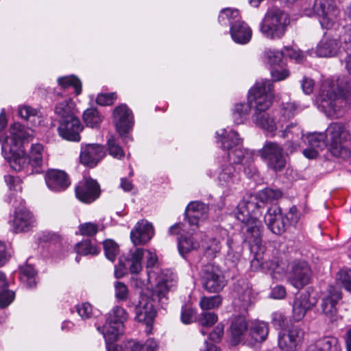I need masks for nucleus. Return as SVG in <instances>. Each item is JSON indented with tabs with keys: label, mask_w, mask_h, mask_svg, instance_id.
I'll use <instances>...</instances> for the list:
<instances>
[{
	"label": "nucleus",
	"mask_w": 351,
	"mask_h": 351,
	"mask_svg": "<svg viewBox=\"0 0 351 351\" xmlns=\"http://www.w3.org/2000/svg\"><path fill=\"white\" fill-rule=\"evenodd\" d=\"M319 107L327 116L346 106H351V77L341 75L335 80H325L319 90Z\"/></svg>",
	"instance_id": "1"
},
{
	"label": "nucleus",
	"mask_w": 351,
	"mask_h": 351,
	"mask_svg": "<svg viewBox=\"0 0 351 351\" xmlns=\"http://www.w3.org/2000/svg\"><path fill=\"white\" fill-rule=\"evenodd\" d=\"M176 281L162 278L159 281L153 291H147L140 295L138 304L135 306V319L138 322L146 324V332L150 333L152 324L156 315V303L160 302L162 306L167 300V295L174 287Z\"/></svg>",
	"instance_id": "2"
},
{
	"label": "nucleus",
	"mask_w": 351,
	"mask_h": 351,
	"mask_svg": "<svg viewBox=\"0 0 351 351\" xmlns=\"http://www.w3.org/2000/svg\"><path fill=\"white\" fill-rule=\"evenodd\" d=\"M328 147L335 157L347 159L351 156V152L346 143L350 140V134L346 124L341 122H332L325 130Z\"/></svg>",
	"instance_id": "3"
},
{
	"label": "nucleus",
	"mask_w": 351,
	"mask_h": 351,
	"mask_svg": "<svg viewBox=\"0 0 351 351\" xmlns=\"http://www.w3.org/2000/svg\"><path fill=\"white\" fill-rule=\"evenodd\" d=\"M289 23L288 14L279 8H272L266 12L260 23L259 29L267 38L280 39L285 35Z\"/></svg>",
	"instance_id": "4"
},
{
	"label": "nucleus",
	"mask_w": 351,
	"mask_h": 351,
	"mask_svg": "<svg viewBox=\"0 0 351 351\" xmlns=\"http://www.w3.org/2000/svg\"><path fill=\"white\" fill-rule=\"evenodd\" d=\"M304 12L308 16L315 14L323 29H331L339 25L341 11L334 0H315L313 10Z\"/></svg>",
	"instance_id": "5"
},
{
	"label": "nucleus",
	"mask_w": 351,
	"mask_h": 351,
	"mask_svg": "<svg viewBox=\"0 0 351 351\" xmlns=\"http://www.w3.org/2000/svg\"><path fill=\"white\" fill-rule=\"evenodd\" d=\"M272 90L270 80H261L249 90L247 100L254 112L267 111L270 108L274 98Z\"/></svg>",
	"instance_id": "6"
},
{
	"label": "nucleus",
	"mask_w": 351,
	"mask_h": 351,
	"mask_svg": "<svg viewBox=\"0 0 351 351\" xmlns=\"http://www.w3.org/2000/svg\"><path fill=\"white\" fill-rule=\"evenodd\" d=\"M208 210V206L203 202H191L185 209L184 221L171 226L170 227V232L178 233L180 230L184 231L189 226L198 228L199 221L207 217Z\"/></svg>",
	"instance_id": "7"
},
{
	"label": "nucleus",
	"mask_w": 351,
	"mask_h": 351,
	"mask_svg": "<svg viewBox=\"0 0 351 351\" xmlns=\"http://www.w3.org/2000/svg\"><path fill=\"white\" fill-rule=\"evenodd\" d=\"M221 148L228 151V157L230 164L241 163L243 160L250 162L252 160V154L248 150L243 149L240 145L242 140L239 138L237 132L230 130L220 139Z\"/></svg>",
	"instance_id": "8"
},
{
	"label": "nucleus",
	"mask_w": 351,
	"mask_h": 351,
	"mask_svg": "<svg viewBox=\"0 0 351 351\" xmlns=\"http://www.w3.org/2000/svg\"><path fill=\"white\" fill-rule=\"evenodd\" d=\"M9 202L15 208L13 226L16 232L29 231L36 226V219L32 213L23 206V200L21 197L11 193Z\"/></svg>",
	"instance_id": "9"
},
{
	"label": "nucleus",
	"mask_w": 351,
	"mask_h": 351,
	"mask_svg": "<svg viewBox=\"0 0 351 351\" xmlns=\"http://www.w3.org/2000/svg\"><path fill=\"white\" fill-rule=\"evenodd\" d=\"M200 281L203 288L209 293H219L226 285L222 271L213 263L202 267Z\"/></svg>",
	"instance_id": "10"
},
{
	"label": "nucleus",
	"mask_w": 351,
	"mask_h": 351,
	"mask_svg": "<svg viewBox=\"0 0 351 351\" xmlns=\"http://www.w3.org/2000/svg\"><path fill=\"white\" fill-rule=\"evenodd\" d=\"M1 149L3 157L14 170L23 171L27 175L36 173L23 149L3 144Z\"/></svg>",
	"instance_id": "11"
},
{
	"label": "nucleus",
	"mask_w": 351,
	"mask_h": 351,
	"mask_svg": "<svg viewBox=\"0 0 351 351\" xmlns=\"http://www.w3.org/2000/svg\"><path fill=\"white\" fill-rule=\"evenodd\" d=\"M258 154L269 168L274 171H282L286 165L283 148L276 142L266 141Z\"/></svg>",
	"instance_id": "12"
},
{
	"label": "nucleus",
	"mask_w": 351,
	"mask_h": 351,
	"mask_svg": "<svg viewBox=\"0 0 351 351\" xmlns=\"http://www.w3.org/2000/svg\"><path fill=\"white\" fill-rule=\"evenodd\" d=\"M313 271L305 261H294L289 265L287 274L290 284L297 289H302L311 282Z\"/></svg>",
	"instance_id": "13"
},
{
	"label": "nucleus",
	"mask_w": 351,
	"mask_h": 351,
	"mask_svg": "<svg viewBox=\"0 0 351 351\" xmlns=\"http://www.w3.org/2000/svg\"><path fill=\"white\" fill-rule=\"evenodd\" d=\"M169 235H177L178 249L180 254L185 257L186 254L192 251L199 249L200 245L199 239L202 233L198 231V228H194L193 226H189L186 230H180L178 233H171L170 228L168 230Z\"/></svg>",
	"instance_id": "14"
},
{
	"label": "nucleus",
	"mask_w": 351,
	"mask_h": 351,
	"mask_svg": "<svg viewBox=\"0 0 351 351\" xmlns=\"http://www.w3.org/2000/svg\"><path fill=\"white\" fill-rule=\"evenodd\" d=\"M7 125V119L4 110L0 114V143L8 144L13 147H21L20 144L23 141L28 139L31 136L29 130L19 123H14L10 129V136L3 138L1 132Z\"/></svg>",
	"instance_id": "15"
},
{
	"label": "nucleus",
	"mask_w": 351,
	"mask_h": 351,
	"mask_svg": "<svg viewBox=\"0 0 351 351\" xmlns=\"http://www.w3.org/2000/svg\"><path fill=\"white\" fill-rule=\"evenodd\" d=\"M262 208L263 206L258 202L257 197L250 196L248 199L239 202L235 215L238 220L246 225L261 215Z\"/></svg>",
	"instance_id": "16"
},
{
	"label": "nucleus",
	"mask_w": 351,
	"mask_h": 351,
	"mask_svg": "<svg viewBox=\"0 0 351 351\" xmlns=\"http://www.w3.org/2000/svg\"><path fill=\"white\" fill-rule=\"evenodd\" d=\"M304 332L297 326H292L278 335V347L283 351H296L304 339Z\"/></svg>",
	"instance_id": "17"
},
{
	"label": "nucleus",
	"mask_w": 351,
	"mask_h": 351,
	"mask_svg": "<svg viewBox=\"0 0 351 351\" xmlns=\"http://www.w3.org/2000/svg\"><path fill=\"white\" fill-rule=\"evenodd\" d=\"M76 197L82 202L90 204L100 195L98 182L91 178H84L75 186Z\"/></svg>",
	"instance_id": "18"
},
{
	"label": "nucleus",
	"mask_w": 351,
	"mask_h": 351,
	"mask_svg": "<svg viewBox=\"0 0 351 351\" xmlns=\"http://www.w3.org/2000/svg\"><path fill=\"white\" fill-rule=\"evenodd\" d=\"M341 298V290L330 285L322 299L321 308L322 313L330 321L335 319L337 313V304Z\"/></svg>",
	"instance_id": "19"
},
{
	"label": "nucleus",
	"mask_w": 351,
	"mask_h": 351,
	"mask_svg": "<svg viewBox=\"0 0 351 351\" xmlns=\"http://www.w3.org/2000/svg\"><path fill=\"white\" fill-rule=\"evenodd\" d=\"M264 219L267 228L276 234L280 235L287 230V221L282 215V209L278 206L269 207Z\"/></svg>",
	"instance_id": "20"
},
{
	"label": "nucleus",
	"mask_w": 351,
	"mask_h": 351,
	"mask_svg": "<svg viewBox=\"0 0 351 351\" xmlns=\"http://www.w3.org/2000/svg\"><path fill=\"white\" fill-rule=\"evenodd\" d=\"M113 122L117 132L123 136L133 125V115L125 104L117 106L113 111Z\"/></svg>",
	"instance_id": "21"
},
{
	"label": "nucleus",
	"mask_w": 351,
	"mask_h": 351,
	"mask_svg": "<svg viewBox=\"0 0 351 351\" xmlns=\"http://www.w3.org/2000/svg\"><path fill=\"white\" fill-rule=\"evenodd\" d=\"M80 119L76 117L71 119L60 121V125L58 128L59 134L64 139L73 141H79L80 139V132L82 130Z\"/></svg>",
	"instance_id": "22"
},
{
	"label": "nucleus",
	"mask_w": 351,
	"mask_h": 351,
	"mask_svg": "<svg viewBox=\"0 0 351 351\" xmlns=\"http://www.w3.org/2000/svg\"><path fill=\"white\" fill-rule=\"evenodd\" d=\"M45 180L47 187L55 192L66 190L71 184L68 175L58 169L48 170L45 173Z\"/></svg>",
	"instance_id": "23"
},
{
	"label": "nucleus",
	"mask_w": 351,
	"mask_h": 351,
	"mask_svg": "<svg viewBox=\"0 0 351 351\" xmlns=\"http://www.w3.org/2000/svg\"><path fill=\"white\" fill-rule=\"evenodd\" d=\"M252 120L256 126L267 131L271 136H274L276 132L282 128L281 123L276 121L274 116L267 111L254 112Z\"/></svg>",
	"instance_id": "24"
},
{
	"label": "nucleus",
	"mask_w": 351,
	"mask_h": 351,
	"mask_svg": "<svg viewBox=\"0 0 351 351\" xmlns=\"http://www.w3.org/2000/svg\"><path fill=\"white\" fill-rule=\"evenodd\" d=\"M263 226L258 219L254 218L250 223L243 225L242 232L244 241L251 247L260 246L262 243V231Z\"/></svg>",
	"instance_id": "25"
},
{
	"label": "nucleus",
	"mask_w": 351,
	"mask_h": 351,
	"mask_svg": "<svg viewBox=\"0 0 351 351\" xmlns=\"http://www.w3.org/2000/svg\"><path fill=\"white\" fill-rule=\"evenodd\" d=\"M105 156L104 147L99 144H88L82 147L80 159L82 164L95 167Z\"/></svg>",
	"instance_id": "26"
},
{
	"label": "nucleus",
	"mask_w": 351,
	"mask_h": 351,
	"mask_svg": "<svg viewBox=\"0 0 351 351\" xmlns=\"http://www.w3.org/2000/svg\"><path fill=\"white\" fill-rule=\"evenodd\" d=\"M154 235V229L152 223L146 221L138 222L130 232V239L134 245H144L147 243Z\"/></svg>",
	"instance_id": "27"
},
{
	"label": "nucleus",
	"mask_w": 351,
	"mask_h": 351,
	"mask_svg": "<svg viewBox=\"0 0 351 351\" xmlns=\"http://www.w3.org/2000/svg\"><path fill=\"white\" fill-rule=\"evenodd\" d=\"M237 296L234 299V304L241 312H245L248 308L254 302L256 293L247 283H243L239 286L236 290Z\"/></svg>",
	"instance_id": "28"
},
{
	"label": "nucleus",
	"mask_w": 351,
	"mask_h": 351,
	"mask_svg": "<svg viewBox=\"0 0 351 351\" xmlns=\"http://www.w3.org/2000/svg\"><path fill=\"white\" fill-rule=\"evenodd\" d=\"M144 257V249L137 247L130 250L128 257L121 256L119 258V265L128 269L131 274H138L142 270V259Z\"/></svg>",
	"instance_id": "29"
},
{
	"label": "nucleus",
	"mask_w": 351,
	"mask_h": 351,
	"mask_svg": "<svg viewBox=\"0 0 351 351\" xmlns=\"http://www.w3.org/2000/svg\"><path fill=\"white\" fill-rule=\"evenodd\" d=\"M217 179L221 186L231 189L238 184L240 180L239 173L232 164H223L220 167Z\"/></svg>",
	"instance_id": "30"
},
{
	"label": "nucleus",
	"mask_w": 351,
	"mask_h": 351,
	"mask_svg": "<svg viewBox=\"0 0 351 351\" xmlns=\"http://www.w3.org/2000/svg\"><path fill=\"white\" fill-rule=\"evenodd\" d=\"M230 33L232 40L241 45L247 43L251 40L252 34L251 28L241 19L232 24Z\"/></svg>",
	"instance_id": "31"
},
{
	"label": "nucleus",
	"mask_w": 351,
	"mask_h": 351,
	"mask_svg": "<svg viewBox=\"0 0 351 351\" xmlns=\"http://www.w3.org/2000/svg\"><path fill=\"white\" fill-rule=\"evenodd\" d=\"M27 156L34 172L36 173H42L46 158V152L44 146L40 143L32 144Z\"/></svg>",
	"instance_id": "32"
},
{
	"label": "nucleus",
	"mask_w": 351,
	"mask_h": 351,
	"mask_svg": "<svg viewBox=\"0 0 351 351\" xmlns=\"http://www.w3.org/2000/svg\"><path fill=\"white\" fill-rule=\"evenodd\" d=\"M97 328L103 334L106 342L116 341L123 332V325H121V322H114L107 319L102 327L97 326Z\"/></svg>",
	"instance_id": "33"
},
{
	"label": "nucleus",
	"mask_w": 351,
	"mask_h": 351,
	"mask_svg": "<svg viewBox=\"0 0 351 351\" xmlns=\"http://www.w3.org/2000/svg\"><path fill=\"white\" fill-rule=\"evenodd\" d=\"M339 49L336 39L324 36L317 46L316 54L319 57H332L337 54Z\"/></svg>",
	"instance_id": "34"
},
{
	"label": "nucleus",
	"mask_w": 351,
	"mask_h": 351,
	"mask_svg": "<svg viewBox=\"0 0 351 351\" xmlns=\"http://www.w3.org/2000/svg\"><path fill=\"white\" fill-rule=\"evenodd\" d=\"M269 330V324L267 322L256 321L250 327V334L255 341L262 343L267 339Z\"/></svg>",
	"instance_id": "35"
},
{
	"label": "nucleus",
	"mask_w": 351,
	"mask_h": 351,
	"mask_svg": "<svg viewBox=\"0 0 351 351\" xmlns=\"http://www.w3.org/2000/svg\"><path fill=\"white\" fill-rule=\"evenodd\" d=\"M337 339L332 337H323L311 344L306 351H336Z\"/></svg>",
	"instance_id": "36"
},
{
	"label": "nucleus",
	"mask_w": 351,
	"mask_h": 351,
	"mask_svg": "<svg viewBox=\"0 0 351 351\" xmlns=\"http://www.w3.org/2000/svg\"><path fill=\"white\" fill-rule=\"evenodd\" d=\"M55 112L59 117L60 121L75 117V110L73 101L69 99L57 104L55 107Z\"/></svg>",
	"instance_id": "37"
},
{
	"label": "nucleus",
	"mask_w": 351,
	"mask_h": 351,
	"mask_svg": "<svg viewBox=\"0 0 351 351\" xmlns=\"http://www.w3.org/2000/svg\"><path fill=\"white\" fill-rule=\"evenodd\" d=\"M247 330V324L244 317H235L230 325L231 335L234 341H239Z\"/></svg>",
	"instance_id": "38"
},
{
	"label": "nucleus",
	"mask_w": 351,
	"mask_h": 351,
	"mask_svg": "<svg viewBox=\"0 0 351 351\" xmlns=\"http://www.w3.org/2000/svg\"><path fill=\"white\" fill-rule=\"evenodd\" d=\"M251 108L252 106L248 101L246 104L239 103L235 104L232 110L234 122L237 124L243 123L248 119Z\"/></svg>",
	"instance_id": "39"
},
{
	"label": "nucleus",
	"mask_w": 351,
	"mask_h": 351,
	"mask_svg": "<svg viewBox=\"0 0 351 351\" xmlns=\"http://www.w3.org/2000/svg\"><path fill=\"white\" fill-rule=\"evenodd\" d=\"M304 142L309 147H313L319 150H322L328 147V142L325 132H314L309 134L304 138Z\"/></svg>",
	"instance_id": "40"
},
{
	"label": "nucleus",
	"mask_w": 351,
	"mask_h": 351,
	"mask_svg": "<svg viewBox=\"0 0 351 351\" xmlns=\"http://www.w3.org/2000/svg\"><path fill=\"white\" fill-rule=\"evenodd\" d=\"M125 348L130 351H156L158 344L154 339H148L143 344L130 340L125 343Z\"/></svg>",
	"instance_id": "41"
},
{
	"label": "nucleus",
	"mask_w": 351,
	"mask_h": 351,
	"mask_svg": "<svg viewBox=\"0 0 351 351\" xmlns=\"http://www.w3.org/2000/svg\"><path fill=\"white\" fill-rule=\"evenodd\" d=\"M20 280L26 285L27 287L32 289L36 287L37 274L32 266L27 265L20 267Z\"/></svg>",
	"instance_id": "42"
},
{
	"label": "nucleus",
	"mask_w": 351,
	"mask_h": 351,
	"mask_svg": "<svg viewBox=\"0 0 351 351\" xmlns=\"http://www.w3.org/2000/svg\"><path fill=\"white\" fill-rule=\"evenodd\" d=\"M282 195L281 191L279 189H274L266 188L258 193L256 197L258 201L260 200L263 204L271 203L274 201L279 199Z\"/></svg>",
	"instance_id": "43"
},
{
	"label": "nucleus",
	"mask_w": 351,
	"mask_h": 351,
	"mask_svg": "<svg viewBox=\"0 0 351 351\" xmlns=\"http://www.w3.org/2000/svg\"><path fill=\"white\" fill-rule=\"evenodd\" d=\"M58 83L64 89H66L70 86L73 87L77 95H80L82 92V83L80 80L75 75L59 77L58 79Z\"/></svg>",
	"instance_id": "44"
},
{
	"label": "nucleus",
	"mask_w": 351,
	"mask_h": 351,
	"mask_svg": "<svg viewBox=\"0 0 351 351\" xmlns=\"http://www.w3.org/2000/svg\"><path fill=\"white\" fill-rule=\"evenodd\" d=\"M240 16L237 10L225 8L222 10L219 15V22L223 25L228 23L231 26L232 23L239 21Z\"/></svg>",
	"instance_id": "45"
},
{
	"label": "nucleus",
	"mask_w": 351,
	"mask_h": 351,
	"mask_svg": "<svg viewBox=\"0 0 351 351\" xmlns=\"http://www.w3.org/2000/svg\"><path fill=\"white\" fill-rule=\"evenodd\" d=\"M75 250L78 254L97 255L99 252V248L93 245L90 240L85 239L75 245Z\"/></svg>",
	"instance_id": "46"
},
{
	"label": "nucleus",
	"mask_w": 351,
	"mask_h": 351,
	"mask_svg": "<svg viewBox=\"0 0 351 351\" xmlns=\"http://www.w3.org/2000/svg\"><path fill=\"white\" fill-rule=\"evenodd\" d=\"M221 245L217 239H210L204 247V255L208 259L215 258L221 252Z\"/></svg>",
	"instance_id": "47"
},
{
	"label": "nucleus",
	"mask_w": 351,
	"mask_h": 351,
	"mask_svg": "<svg viewBox=\"0 0 351 351\" xmlns=\"http://www.w3.org/2000/svg\"><path fill=\"white\" fill-rule=\"evenodd\" d=\"M336 283L351 292V269L349 268L340 269L336 274Z\"/></svg>",
	"instance_id": "48"
},
{
	"label": "nucleus",
	"mask_w": 351,
	"mask_h": 351,
	"mask_svg": "<svg viewBox=\"0 0 351 351\" xmlns=\"http://www.w3.org/2000/svg\"><path fill=\"white\" fill-rule=\"evenodd\" d=\"M103 246L106 257L109 261L114 262L119 253L118 244L112 239H106L103 242Z\"/></svg>",
	"instance_id": "49"
},
{
	"label": "nucleus",
	"mask_w": 351,
	"mask_h": 351,
	"mask_svg": "<svg viewBox=\"0 0 351 351\" xmlns=\"http://www.w3.org/2000/svg\"><path fill=\"white\" fill-rule=\"evenodd\" d=\"M107 145L108 150L110 156L117 159H121L124 157L125 153L123 149L113 136H110L108 138L107 141Z\"/></svg>",
	"instance_id": "50"
},
{
	"label": "nucleus",
	"mask_w": 351,
	"mask_h": 351,
	"mask_svg": "<svg viewBox=\"0 0 351 351\" xmlns=\"http://www.w3.org/2000/svg\"><path fill=\"white\" fill-rule=\"evenodd\" d=\"M222 300L220 295L202 297L199 301V306L203 311L218 308L221 304Z\"/></svg>",
	"instance_id": "51"
},
{
	"label": "nucleus",
	"mask_w": 351,
	"mask_h": 351,
	"mask_svg": "<svg viewBox=\"0 0 351 351\" xmlns=\"http://www.w3.org/2000/svg\"><path fill=\"white\" fill-rule=\"evenodd\" d=\"M340 47L346 53L351 52V27H343L339 36Z\"/></svg>",
	"instance_id": "52"
},
{
	"label": "nucleus",
	"mask_w": 351,
	"mask_h": 351,
	"mask_svg": "<svg viewBox=\"0 0 351 351\" xmlns=\"http://www.w3.org/2000/svg\"><path fill=\"white\" fill-rule=\"evenodd\" d=\"M83 119L88 126L97 127L101 119L97 110L95 108H89L84 111Z\"/></svg>",
	"instance_id": "53"
},
{
	"label": "nucleus",
	"mask_w": 351,
	"mask_h": 351,
	"mask_svg": "<svg viewBox=\"0 0 351 351\" xmlns=\"http://www.w3.org/2000/svg\"><path fill=\"white\" fill-rule=\"evenodd\" d=\"M128 319V313L121 306H115L112 311L108 314L107 320H110L114 322H121L123 325L125 321Z\"/></svg>",
	"instance_id": "54"
},
{
	"label": "nucleus",
	"mask_w": 351,
	"mask_h": 351,
	"mask_svg": "<svg viewBox=\"0 0 351 351\" xmlns=\"http://www.w3.org/2000/svg\"><path fill=\"white\" fill-rule=\"evenodd\" d=\"M267 61L271 65H278L285 58L283 49L281 51L269 49L265 51Z\"/></svg>",
	"instance_id": "55"
},
{
	"label": "nucleus",
	"mask_w": 351,
	"mask_h": 351,
	"mask_svg": "<svg viewBox=\"0 0 351 351\" xmlns=\"http://www.w3.org/2000/svg\"><path fill=\"white\" fill-rule=\"evenodd\" d=\"M217 314L213 312H203L199 317V323L202 326L210 327L217 322Z\"/></svg>",
	"instance_id": "56"
},
{
	"label": "nucleus",
	"mask_w": 351,
	"mask_h": 351,
	"mask_svg": "<svg viewBox=\"0 0 351 351\" xmlns=\"http://www.w3.org/2000/svg\"><path fill=\"white\" fill-rule=\"evenodd\" d=\"M79 230L83 236L93 237L97 233L99 226L95 223L86 222L79 226Z\"/></svg>",
	"instance_id": "57"
},
{
	"label": "nucleus",
	"mask_w": 351,
	"mask_h": 351,
	"mask_svg": "<svg viewBox=\"0 0 351 351\" xmlns=\"http://www.w3.org/2000/svg\"><path fill=\"white\" fill-rule=\"evenodd\" d=\"M115 297L118 301H125L129 295V291L126 285L117 281L114 282Z\"/></svg>",
	"instance_id": "58"
},
{
	"label": "nucleus",
	"mask_w": 351,
	"mask_h": 351,
	"mask_svg": "<svg viewBox=\"0 0 351 351\" xmlns=\"http://www.w3.org/2000/svg\"><path fill=\"white\" fill-rule=\"evenodd\" d=\"M283 52L285 58H289L291 60H294L297 63H301L304 60L302 52L292 47H284Z\"/></svg>",
	"instance_id": "59"
},
{
	"label": "nucleus",
	"mask_w": 351,
	"mask_h": 351,
	"mask_svg": "<svg viewBox=\"0 0 351 351\" xmlns=\"http://www.w3.org/2000/svg\"><path fill=\"white\" fill-rule=\"evenodd\" d=\"M19 114L25 120L34 122L37 116L38 111L29 106H24L19 108Z\"/></svg>",
	"instance_id": "60"
},
{
	"label": "nucleus",
	"mask_w": 351,
	"mask_h": 351,
	"mask_svg": "<svg viewBox=\"0 0 351 351\" xmlns=\"http://www.w3.org/2000/svg\"><path fill=\"white\" fill-rule=\"evenodd\" d=\"M117 97L115 93H101L97 95L96 102L100 106H110L117 99Z\"/></svg>",
	"instance_id": "61"
},
{
	"label": "nucleus",
	"mask_w": 351,
	"mask_h": 351,
	"mask_svg": "<svg viewBox=\"0 0 351 351\" xmlns=\"http://www.w3.org/2000/svg\"><path fill=\"white\" fill-rule=\"evenodd\" d=\"M271 323L275 327L283 328L288 324V319L282 313L277 311L271 315Z\"/></svg>",
	"instance_id": "62"
},
{
	"label": "nucleus",
	"mask_w": 351,
	"mask_h": 351,
	"mask_svg": "<svg viewBox=\"0 0 351 351\" xmlns=\"http://www.w3.org/2000/svg\"><path fill=\"white\" fill-rule=\"evenodd\" d=\"M295 300L299 302V303L307 311L311 308L315 304V299L311 298L309 293L307 292L301 293L299 297L295 298Z\"/></svg>",
	"instance_id": "63"
},
{
	"label": "nucleus",
	"mask_w": 351,
	"mask_h": 351,
	"mask_svg": "<svg viewBox=\"0 0 351 351\" xmlns=\"http://www.w3.org/2000/svg\"><path fill=\"white\" fill-rule=\"evenodd\" d=\"M14 292L4 289L0 291V306L2 308L8 306L14 300Z\"/></svg>",
	"instance_id": "64"
}]
</instances>
